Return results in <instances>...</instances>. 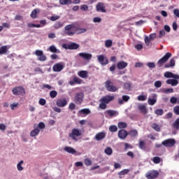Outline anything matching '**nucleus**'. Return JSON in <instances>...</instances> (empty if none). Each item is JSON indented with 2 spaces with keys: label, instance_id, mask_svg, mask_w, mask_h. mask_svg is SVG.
Returning a JSON list of instances; mask_svg holds the SVG:
<instances>
[{
  "label": "nucleus",
  "instance_id": "1",
  "mask_svg": "<svg viewBox=\"0 0 179 179\" xmlns=\"http://www.w3.org/2000/svg\"><path fill=\"white\" fill-rule=\"evenodd\" d=\"M12 93L14 96H24L26 90L23 86H16L13 88Z\"/></svg>",
  "mask_w": 179,
  "mask_h": 179
},
{
  "label": "nucleus",
  "instance_id": "2",
  "mask_svg": "<svg viewBox=\"0 0 179 179\" xmlns=\"http://www.w3.org/2000/svg\"><path fill=\"white\" fill-rule=\"evenodd\" d=\"M64 31L67 36H74L76 34L75 24L66 25L64 27Z\"/></svg>",
  "mask_w": 179,
  "mask_h": 179
},
{
  "label": "nucleus",
  "instance_id": "3",
  "mask_svg": "<svg viewBox=\"0 0 179 179\" xmlns=\"http://www.w3.org/2000/svg\"><path fill=\"white\" fill-rule=\"evenodd\" d=\"M171 52H167L165 54V55L162 57L159 60H158L157 65L158 68H162L167 61H169V59L171 58Z\"/></svg>",
  "mask_w": 179,
  "mask_h": 179
},
{
  "label": "nucleus",
  "instance_id": "4",
  "mask_svg": "<svg viewBox=\"0 0 179 179\" xmlns=\"http://www.w3.org/2000/svg\"><path fill=\"white\" fill-rule=\"evenodd\" d=\"M69 138H71L73 141L77 142L79 136H82V131L78 129H73L71 133L69 135Z\"/></svg>",
  "mask_w": 179,
  "mask_h": 179
},
{
  "label": "nucleus",
  "instance_id": "5",
  "mask_svg": "<svg viewBox=\"0 0 179 179\" xmlns=\"http://www.w3.org/2000/svg\"><path fill=\"white\" fill-rule=\"evenodd\" d=\"M105 87L108 92H111L113 93L118 90V87H115L113 82L110 80H108L105 82Z\"/></svg>",
  "mask_w": 179,
  "mask_h": 179
},
{
  "label": "nucleus",
  "instance_id": "6",
  "mask_svg": "<svg viewBox=\"0 0 179 179\" xmlns=\"http://www.w3.org/2000/svg\"><path fill=\"white\" fill-rule=\"evenodd\" d=\"M97 60L99 63L102 65V66H106V65H108V59L107 57L104 56L103 55H100L96 56Z\"/></svg>",
  "mask_w": 179,
  "mask_h": 179
},
{
  "label": "nucleus",
  "instance_id": "7",
  "mask_svg": "<svg viewBox=\"0 0 179 179\" xmlns=\"http://www.w3.org/2000/svg\"><path fill=\"white\" fill-rule=\"evenodd\" d=\"M162 145L165 148H173L176 145V140L174 138H169L162 141Z\"/></svg>",
  "mask_w": 179,
  "mask_h": 179
},
{
  "label": "nucleus",
  "instance_id": "8",
  "mask_svg": "<svg viewBox=\"0 0 179 179\" xmlns=\"http://www.w3.org/2000/svg\"><path fill=\"white\" fill-rule=\"evenodd\" d=\"M145 177L148 179L157 178L159 177V171L155 170L150 171L145 174Z\"/></svg>",
  "mask_w": 179,
  "mask_h": 179
},
{
  "label": "nucleus",
  "instance_id": "9",
  "mask_svg": "<svg viewBox=\"0 0 179 179\" xmlns=\"http://www.w3.org/2000/svg\"><path fill=\"white\" fill-rule=\"evenodd\" d=\"M83 97H85V95L83 92L77 93L74 97V102L76 104H82L83 103Z\"/></svg>",
  "mask_w": 179,
  "mask_h": 179
},
{
  "label": "nucleus",
  "instance_id": "10",
  "mask_svg": "<svg viewBox=\"0 0 179 179\" xmlns=\"http://www.w3.org/2000/svg\"><path fill=\"white\" fill-rule=\"evenodd\" d=\"M34 54L35 55H36V57H39L38 58V61H41L42 62H43L44 61H46L47 57H45V55H44V52H43V50H36Z\"/></svg>",
  "mask_w": 179,
  "mask_h": 179
},
{
  "label": "nucleus",
  "instance_id": "11",
  "mask_svg": "<svg viewBox=\"0 0 179 179\" xmlns=\"http://www.w3.org/2000/svg\"><path fill=\"white\" fill-rule=\"evenodd\" d=\"M63 48H65L66 50H78L79 48L80 45L79 44L76 43H71L69 45L63 44L62 45Z\"/></svg>",
  "mask_w": 179,
  "mask_h": 179
},
{
  "label": "nucleus",
  "instance_id": "12",
  "mask_svg": "<svg viewBox=\"0 0 179 179\" xmlns=\"http://www.w3.org/2000/svg\"><path fill=\"white\" fill-rule=\"evenodd\" d=\"M68 104V100H66V99L65 98H60L58 99L56 101V105L57 106V107H65L66 105Z\"/></svg>",
  "mask_w": 179,
  "mask_h": 179
},
{
  "label": "nucleus",
  "instance_id": "13",
  "mask_svg": "<svg viewBox=\"0 0 179 179\" xmlns=\"http://www.w3.org/2000/svg\"><path fill=\"white\" fill-rule=\"evenodd\" d=\"M115 99V96L111 95H106L101 99V101H103L105 104H108L110 101H113Z\"/></svg>",
  "mask_w": 179,
  "mask_h": 179
},
{
  "label": "nucleus",
  "instance_id": "14",
  "mask_svg": "<svg viewBox=\"0 0 179 179\" xmlns=\"http://www.w3.org/2000/svg\"><path fill=\"white\" fill-rule=\"evenodd\" d=\"M64 69V63H57L52 67L53 72H61Z\"/></svg>",
  "mask_w": 179,
  "mask_h": 179
},
{
  "label": "nucleus",
  "instance_id": "15",
  "mask_svg": "<svg viewBox=\"0 0 179 179\" xmlns=\"http://www.w3.org/2000/svg\"><path fill=\"white\" fill-rule=\"evenodd\" d=\"M78 56L87 61H90V59H92V54L90 53L80 52L78 54Z\"/></svg>",
  "mask_w": 179,
  "mask_h": 179
},
{
  "label": "nucleus",
  "instance_id": "16",
  "mask_svg": "<svg viewBox=\"0 0 179 179\" xmlns=\"http://www.w3.org/2000/svg\"><path fill=\"white\" fill-rule=\"evenodd\" d=\"M96 10L97 12H102L103 13H106V6H104V3H98L96 4Z\"/></svg>",
  "mask_w": 179,
  "mask_h": 179
},
{
  "label": "nucleus",
  "instance_id": "17",
  "mask_svg": "<svg viewBox=\"0 0 179 179\" xmlns=\"http://www.w3.org/2000/svg\"><path fill=\"white\" fill-rule=\"evenodd\" d=\"M127 136H128V131L124 129H121L119 131L118 138H120V139H125Z\"/></svg>",
  "mask_w": 179,
  "mask_h": 179
},
{
  "label": "nucleus",
  "instance_id": "18",
  "mask_svg": "<svg viewBox=\"0 0 179 179\" xmlns=\"http://www.w3.org/2000/svg\"><path fill=\"white\" fill-rule=\"evenodd\" d=\"M128 66V63L124 62V61H120L117 64V68L120 69V71L122 69H125Z\"/></svg>",
  "mask_w": 179,
  "mask_h": 179
},
{
  "label": "nucleus",
  "instance_id": "19",
  "mask_svg": "<svg viewBox=\"0 0 179 179\" xmlns=\"http://www.w3.org/2000/svg\"><path fill=\"white\" fill-rule=\"evenodd\" d=\"M106 138V133L104 131H101L96 134L94 136L95 141H101Z\"/></svg>",
  "mask_w": 179,
  "mask_h": 179
},
{
  "label": "nucleus",
  "instance_id": "20",
  "mask_svg": "<svg viewBox=\"0 0 179 179\" xmlns=\"http://www.w3.org/2000/svg\"><path fill=\"white\" fill-rule=\"evenodd\" d=\"M78 75L80 78L83 79H87L89 76V71H80L78 72Z\"/></svg>",
  "mask_w": 179,
  "mask_h": 179
},
{
  "label": "nucleus",
  "instance_id": "21",
  "mask_svg": "<svg viewBox=\"0 0 179 179\" xmlns=\"http://www.w3.org/2000/svg\"><path fill=\"white\" fill-rule=\"evenodd\" d=\"M34 129L32 130L30 133V136L34 137L37 136L38 134H40V130L38 129V127H37V124L34 125Z\"/></svg>",
  "mask_w": 179,
  "mask_h": 179
},
{
  "label": "nucleus",
  "instance_id": "22",
  "mask_svg": "<svg viewBox=\"0 0 179 179\" xmlns=\"http://www.w3.org/2000/svg\"><path fill=\"white\" fill-rule=\"evenodd\" d=\"M105 115L106 117H108V115L109 117H114L115 115H118V113H117V111L115 110H108L105 112Z\"/></svg>",
  "mask_w": 179,
  "mask_h": 179
},
{
  "label": "nucleus",
  "instance_id": "23",
  "mask_svg": "<svg viewBox=\"0 0 179 179\" xmlns=\"http://www.w3.org/2000/svg\"><path fill=\"white\" fill-rule=\"evenodd\" d=\"M64 150V152H67V153H71V155H75L76 153V150L72 147H65Z\"/></svg>",
  "mask_w": 179,
  "mask_h": 179
},
{
  "label": "nucleus",
  "instance_id": "24",
  "mask_svg": "<svg viewBox=\"0 0 179 179\" xmlns=\"http://www.w3.org/2000/svg\"><path fill=\"white\" fill-rule=\"evenodd\" d=\"M174 66H176V60L174 59H171L169 64L164 65V68H174Z\"/></svg>",
  "mask_w": 179,
  "mask_h": 179
},
{
  "label": "nucleus",
  "instance_id": "25",
  "mask_svg": "<svg viewBox=\"0 0 179 179\" xmlns=\"http://www.w3.org/2000/svg\"><path fill=\"white\" fill-rule=\"evenodd\" d=\"M172 128L178 131L179 129V117H178L173 123H172Z\"/></svg>",
  "mask_w": 179,
  "mask_h": 179
},
{
  "label": "nucleus",
  "instance_id": "26",
  "mask_svg": "<svg viewBox=\"0 0 179 179\" xmlns=\"http://www.w3.org/2000/svg\"><path fill=\"white\" fill-rule=\"evenodd\" d=\"M40 13V9L35 8L31 13V17L32 19H36L37 17V13Z\"/></svg>",
  "mask_w": 179,
  "mask_h": 179
},
{
  "label": "nucleus",
  "instance_id": "27",
  "mask_svg": "<svg viewBox=\"0 0 179 179\" xmlns=\"http://www.w3.org/2000/svg\"><path fill=\"white\" fill-rule=\"evenodd\" d=\"M138 110L143 113V114H148V110H146V106L145 105H139L138 106Z\"/></svg>",
  "mask_w": 179,
  "mask_h": 179
},
{
  "label": "nucleus",
  "instance_id": "28",
  "mask_svg": "<svg viewBox=\"0 0 179 179\" xmlns=\"http://www.w3.org/2000/svg\"><path fill=\"white\" fill-rule=\"evenodd\" d=\"M138 148L141 149V150H146V143L143 141H140Z\"/></svg>",
  "mask_w": 179,
  "mask_h": 179
},
{
  "label": "nucleus",
  "instance_id": "29",
  "mask_svg": "<svg viewBox=\"0 0 179 179\" xmlns=\"http://www.w3.org/2000/svg\"><path fill=\"white\" fill-rule=\"evenodd\" d=\"M78 114H84V115H87L90 114V110L87 108L81 109L78 111Z\"/></svg>",
  "mask_w": 179,
  "mask_h": 179
},
{
  "label": "nucleus",
  "instance_id": "30",
  "mask_svg": "<svg viewBox=\"0 0 179 179\" xmlns=\"http://www.w3.org/2000/svg\"><path fill=\"white\" fill-rule=\"evenodd\" d=\"M151 128H152V129H155V131H157V132H160L161 127L157 123H153L152 124H151Z\"/></svg>",
  "mask_w": 179,
  "mask_h": 179
},
{
  "label": "nucleus",
  "instance_id": "31",
  "mask_svg": "<svg viewBox=\"0 0 179 179\" xmlns=\"http://www.w3.org/2000/svg\"><path fill=\"white\" fill-rule=\"evenodd\" d=\"M8 52V46L4 45L0 48V55L6 54Z\"/></svg>",
  "mask_w": 179,
  "mask_h": 179
},
{
  "label": "nucleus",
  "instance_id": "32",
  "mask_svg": "<svg viewBox=\"0 0 179 179\" xmlns=\"http://www.w3.org/2000/svg\"><path fill=\"white\" fill-rule=\"evenodd\" d=\"M60 5H71L72 4V0H59Z\"/></svg>",
  "mask_w": 179,
  "mask_h": 179
},
{
  "label": "nucleus",
  "instance_id": "33",
  "mask_svg": "<svg viewBox=\"0 0 179 179\" xmlns=\"http://www.w3.org/2000/svg\"><path fill=\"white\" fill-rule=\"evenodd\" d=\"M76 33L77 34H80V33H86V29L79 28V27L76 26Z\"/></svg>",
  "mask_w": 179,
  "mask_h": 179
},
{
  "label": "nucleus",
  "instance_id": "34",
  "mask_svg": "<svg viewBox=\"0 0 179 179\" xmlns=\"http://www.w3.org/2000/svg\"><path fill=\"white\" fill-rule=\"evenodd\" d=\"M49 96L51 99H55L58 96V92L55 90H52L50 92Z\"/></svg>",
  "mask_w": 179,
  "mask_h": 179
},
{
  "label": "nucleus",
  "instance_id": "35",
  "mask_svg": "<svg viewBox=\"0 0 179 179\" xmlns=\"http://www.w3.org/2000/svg\"><path fill=\"white\" fill-rule=\"evenodd\" d=\"M63 26H64V23L58 21V22H55L53 27L55 29H61V27H62Z\"/></svg>",
  "mask_w": 179,
  "mask_h": 179
},
{
  "label": "nucleus",
  "instance_id": "36",
  "mask_svg": "<svg viewBox=\"0 0 179 179\" xmlns=\"http://www.w3.org/2000/svg\"><path fill=\"white\" fill-rule=\"evenodd\" d=\"M99 101V108L101 110H106L107 108V103H105L103 101H101V99H100Z\"/></svg>",
  "mask_w": 179,
  "mask_h": 179
},
{
  "label": "nucleus",
  "instance_id": "37",
  "mask_svg": "<svg viewBox=\"0 0 179 179\" xmlns=\"http://www.w3.org/2000/svg\"><path fill=\"white\" fill-rule=\"evenodd\" d=\"M118 128H120V129H122L124 128H127V127H128V125L127 124L126 122H120L118 123L117 124Z\"/></svg>",
  "mask_w": 179,
  "mask_h": 179
},
{
  "label": "nucleus",
  "instance_id": "38",
  "mask_svg": "<svg viewBox=\"0 0 179 179\" xmlns=\"http://www.w3.org/2000/svg\"><path fill=\"white\" fill-rule=\"evenodd\" d=\"M129 171H131V170L129 169H123L122 171L118 173V176H127V174H128Z\"/></svg>",
  "mask_w": 179,
  "mask_h": 179
},
{
  "label": "nucleus",
  "instance_id": "39",
  "mask_svg": "<svg viewBox=\"0 0 179 179\" xmlns=\"http://www.w3.org/2000/svg\"><path fill=\"white\" fill-rule=\"evenodd\" d=\"M111 45H113V41L108 39L105 41V47H106V48H110Z\"/></svg>",
  "mask_w": 179,
  "mask_h": 179
},
{
  "label": "nucleus",
  "instance_id": "40",
  "mask_svg": "<svg viewBox=\"0 0 179 179\" xmlns=\"http://www.w3.org/2000/svg\"><path fill=\"white\" fill-rule=\"evenodd\" d=\"M49 50L50 52H57L59 53V50L57 49V48L55 45H51L49 48Z\"/></svg>",
  "mask_w": 179,
  "mask_h": 179
},
{
  "label": "nucleus",
  "instance_id": "41",
  "mask_svg": "<svg viewBox=\"0 0 179 179\" xmlns=\"http://www.w3.org/2000/svg\"><path fill=\"white\" fill-rule=\"evenodd\" d=\"M105 153L108 155V156H110V155H113V149L110 147H107L105 149Z\"/></svg>",
  "mask_w": 179,
  "mask_h": 179
},
{
  "label": "nucleus",
  "instance_id": "42",
  "mask_svg": "<svg viewBox=\"0 0 179 179\" xmlns=\"http://www.w3.org/2000/svg\"><path fill=\"white\" fill-rule=\"evenodd\" d=\"M164 78H174V74L170 71H166L164 74Z\"/></svg>",
  "mask_w": 179,
  "mask_h": 179
},
{
  "label": "nucleus",
  "instance_id": "43",
  "mask_svg": "<svg viewBox=\"0 0 179 179\" xmlns=\"http://www.w3.org/2000/svg\"><path fill=\"white\" fill-rule=\"evenodd\" d=\"M23 164V160H21L17 165V169L18 171H23V166H22V164Z\"/></svg>",
  "mask_w": 179,
  "mask_h": 179
},
{
  "label": "nucleus",
  "instance_id": "44",
  "mask_svg": "<svg viewBox=\"0 0 179 179\" xmlns=\"http://www.w3.org/2000/svg\"><path fill=\"white\" fill-rule=\"evenodd\" d=\"M84 163H85V166H92V159H90L89 158H85L84 159Z\"/></svg>",
  "mask_w": 179,
  "mask_h": 179
},
{
  "label": "nucleus",
  "instance_id": "45",
  "mask_svg": "<svg viewBox=\"0 0 179 179\" xmlns=\"http://www.w3.org/2000/svg\"><path fill=\"white\" fill-rule=\"evenodd\" d=\"M155 114L157 115H163V114H164V110H163V109H157L155 110Z\"/></svg>",
  "mask_w": 179,
  "mask_h": 179
},
{
  "label": "nucleus",
  "instance_id": "46",
  "mask_svg": "<svg viewBox=\"0 0 179 179\" xmlns=\"http://www.w3.org/2000/svg\"><path fill=\"white\" fill-rule=\"evenodd\" d=\"M118 128L115 125H111L109 127V131L110 132H117Z\"/></svg>",
  "mask_w": 179,
  "mask_h": 179
},
{
  "label": "nucleus",
  "instance_id": "47",
  "mask_svg": "<svg viewBox=\"0 0 179 179\" xmlns=\"http://www.w3.org/2000/svg\"><path fill=\"white\" fill-rule=\"evenodd\" d=\"M128 134L130 136H136L138 135V131L136 130H131L130 131H129Z\"/></svg>",
  "mask_w": 179,
  "mask_h": 179
},
{
  "label": "nucleus",
  "instance_id": "48",
  "mask_svg": "<svg viewBox=\"0 0 179 179\" xmlns=\"http://www.w3.org/2000/svg\"><path fill=\"white\" fill-rule=\"evenodd\" d=\"M152 162L155 163V164H159V163L161 162V159L159 157H155L152 159Z\"/></svg>",
  "mask_w": 179,
  "mask_h": 179
},
{
  "label": "nucleus",
  "instance_id": "49",
  "mask_svg": "<svg viewBox=\"0 0 179 179\" xmlns=\"http://www.w3.org/2000/svg\"><path fill=\"white\" fill-rule=\"evenodd\" d=\"M157 100L155 99H148V104L150 106H155L156 104Z\"/></svg>",
  "mask_w": 179,
  "mask_h": 179
},
{
  "label": "nucleus",
  "instance_id": "50",
  "mask_svg": "<svg viewBox=\"0 0 179 179\" xmlns=\"http://www.w3.org/2000/svg\"><path fill=\"white\" fill-rule=\"evenodd\" d=\"M144 41H145L146 45H148V46L150 45V39L149 38V37L148 36H145Z\"/></svg>",
  "mask_w": 179,
  "mask_h": 179
},
{
  "label": "nucleus",
  "instance_id": "51",
  "mask_svg": "<svg viewBox=\"0 0 179 179\" xmlns=\"http://www.w3.org/2000/svg\"><path fill=\"white\" fill-rule=\"evenodd\" d=\"M164 93H165V94H169V93H174V90L173 88H168L164 91Z\"/></svg>",
  "mask_w": 179,
  "mask_h": 179
},
{
  "label": "nucleus",
  "instance_id": "52",
  "mask_svg": "<svg viewBox=\"0 0 179 179\" xmlns=\"http://www.w3.org/2000/svg\"><path fill=\"white\" fill-rule=\"evenodd\" d=\"M73 80L78 85H80V83H82V80L78 77H74Z\"/></svg>",
  "mask_w": 179,
  "mask_h": 179
},
{
  "label": "nucleus",
  "instance_id": "53",
  "mask_svg": "<svg viewBox=\"0 0 179 179\" xmlns=\"http://www.w3.org/2000/svg\"><path fill=\"white\" fill-rule=\"evenodd\" d=\"M89 6L87 5H83L80 6V10H83V12H86V10H88Z\"/></svg>",
  "mask_w": 179,
  "mask_h": 179
},
{
  "label": "nucleus",
  "instance_id": "54",
  "mask_svg": "<svg viewBox=\"0 0 179 179\" xmlns=\"http://www.w3.org/2000/svg\"><path fill=\"white\" fill-rule=\"evenodd\" d=\"M173 113L176 115H179V106H176L173 108Z\"/></svg>",
  "mask_w": 179,
  "mask_h": 179
},
{
  "label": "nucleus",
  "instance_id": "55",
  "mask_svg": "<svg viewBox=\"0 0 179 179\" xmlns=\"http://www.w3.org/2000/svg\"><path fill=\"white\" fill-rule=\"evenodd\" d=\"M138 101H145L146 100V96L145 95H139L138 96Z\"/></svg>",
  "mask_w": 179,
  "mask_h": 179
},
{
  "label": "nucleus",
  "instance_id": "56",
  "mask_svg": "<svg viewBox=\"0 0 179 179\" xmlns=\"http://www.w3.org/2000/svg\"><path fill=\"white\" fill-rule=\"evenodd\" d=\"M154 86L157 88L162 87V81L160 80L155 81Z\"/></svg>",
  "mask_w": 179,
  "mask_h": 179
},
{
  "label": "nucleus",
  "instance_id": "57",
  "mask_svg": "<svg viewBox=\"0 0 179 179\" xmlns=\"http://www.w3.org/2000/svg\"><path fill=\"white\" fill-rule=\"evenodd\" d=\"M76 106L75 105V103H70L69 105V110H71V111L75 110Z\"/></svg>",
  "mask_w": 179,
  "mask_h": 179
},
{
  "label": "nucleus",
  "instance_id": "58",
  "mask_svg": "<svg viewBox=\"0 0 179 179\" xmlns=\"http://www.w3.org/2000/svg\"><path fill=\"white\" fill-rule=\"evenodd\" d=\"M38 127L39 129H44V128H45V124H44V122H41L38 123Z\"/></svg>",
  "mask_w": 179,
  "mask_h": 179
},
{
  "label": "nucleus",
  "instance_id": "59",
  "mask_svg": "<svg viewBox=\"0 0 179 179\" xmlns=\"http://www.w3.org/2000/svg\"><path fill=\"white\" fill-rule=\"evenodd\" d=\"M47 103V101H45V99H41L38 101V103L41 105V106H45Z\"/></svg>",
  "mask_w": 179,
  "mask_h": 179
},
{
  "label": "nucleus",
  "instance_id": "60",
  "mask_svg": "<svg viewBox=\"0 0 179 179\" xmlns=\"http://www.w3.org/2000/svg\"><path fill=\"white\" fill-rule=\"evenodd\" d=\"M147 66L148 68H156V64H155V62H148L147 63Z\"/></svg>",
  "mask_w": 179,
  "mask_h": 179
},
{
  "label": "nucleus",
  "instance_id": "61",
  "mask_svg": "<svg viewBox=\"0 0 179 179\" xmlns=\"http://www.w3.org/2000/svg\"><path fill=\"white\" fill-rule=\"evenodd\" d=\"M170 101L171 103V104H176V103H178V100L177 98L172 96L170 99Z\"/></svg>",
  "mask_w": 179,
  "mask_h": 179
},
{
  "label": "nucleus",
  "instance_id": "62",
  "mask_svg": "<svg viewBox=\"0 0 179 179\" xmlns=\"http://www.w3.org/2000/svg\"><path fill=\"white\" fill-rule=\"evenodd\" d=\"M58 19H59V15H55V16L50 17L51 22H55V20H58Z\"/></svg>",
  "mask_w": 179,
  "mask_h": 179
},
{
  "label": "nucleus",
  "instance_id": "63",
  "mask_svg": "<svg viewBox=\"0 0 179 179\" xmlns=\"http://www.w3.org/2000/svg\"><path fill=\"white\" fill-rule=\"evenodd\" d=\"M135 48H136L138 51H141V50H142V48H143V45L142 44H137L135 46Z\"/></svg>",
  "mask_w": 179,
  "mask_h": 179
},
{
  "label": "nucleus",
  "instance_id": "64",
  "mask_svg": "<svg viewBox=\"0 0 179 179\" xmlns=\"http://www.w3.org/2000/svg\"><path fill=\"white\" fill-rule=\"evenodd\" d=\"M173 13L175 16H177V17H179V10L178 9H175L173 10Z\"/></svg>",
  "mask_w": 179,
  "mask_h": 179
}]
</instances>
